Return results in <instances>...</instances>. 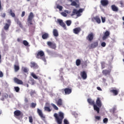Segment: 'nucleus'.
<instances>
[{
	"label": "nucleus",
	"instance_id": "nucleus-1",
	"mask_svg": "<svg viewBox=\"0 0 124 124\" xmlns=\"http://www.w3.org/2000/svg\"><path fill=\"white\" fill-rule=\"evenodd\" d=\"M87 101L90 105H93L94 111H96L98 113H99V111L100 110V108L102 106V103H101V100H100V98L98 97L97 98L96 101V105L94 104V101L91 98L88 99Z\"/></svg>",
	"mask_w": 124,
	"mask_h": 124
},
{
	"label": "nucleus",
	"instance_id": "nucleus-2",
	"mask_svg": "<svg viewBox=\"0 0 124 124\" xmlns=\"http://www.w3.org/2000/svg\"><path fill=\"white\" fill-rule=\"evenodd\" d=\"M53 116L58 124H62V120L64 119V114L62 112L60 111L58 114L57 113H55Z\"/></svg>",
	"mask_w": 124,
	"mask_h": 124
},
{
	"label": "nucleus",
	"instance_id": "nucleus-3",
	"mask_svg": "<svg viewBox=\"0 0 124 124\" xmlns=\"http://www.w3.org/2000/svg\"><path fill=\"white\" fill-rule=\"evenodd\" d=\"M35 56L37 59L42 60L45 62H46V58H45V53L42 50L39 51L37 53L35 54Z\"/></svg>",
	"mask_w": 124,
	"mask_h": 124
},
{
	"label": "nucleus",
	"instance_id": "nucleus-4",
	"mask_svg": "<svg viewBox=\"0 0 124 124\" xmlns=\"http://www.w3.org/2000/svg\"><path fill=\"white\" fill-rule=\"evenodd\" d=\"M34 18V15H33V13L31 12L27 19L28 26H31V25H33L32 23V19Z\"/></svg>",
	"mask_w": 124,
	"mask_h": 124
},
{
	"label": "nucleus",
	"instance_id": "nucleus-5",
	"mask_svg": "<svg viewBox=\"0 0 124 124\" xmlns=\"http://www.w3.org/2000/svg\"><path fill=\"white\" fill-rule=\"evenodd\" d=\"M83 9H79V10H77L76 9H74L71 16H74L77 15V17H80L81 16L82 12H83Z\"/></svg>",
	"mask_w": 124,
	"mask_h": 124
},
{
	"label": "nucleus",
	"instance_id": "nucleus-6",
	"mask_svg": "<svg viewBox=\"0 0 124 124\" xmlns=\"http://www.w3.org/2000/svg\"><path fill=\"white\" fill-rule=\"evenodd\" d=\"M61 92L66 95V94H70L72 93V89L66 88L62 89Z\"/></svg>",
	"mask_w": 124,
	"mask_h": 124
},
{
	"label": "nucleus",
	"instance_id": "nucleus-7",
	"mask_svg": "<svg viewBox=\"0 0 124 124\" xmlns=\"http://www.w3.org/2000/svg\"><path fill=\"white\" fill-rule=\"evenodd\" d=\"M110 34L111 33L108 31H106L105 32H104V35L102 37V40H106L108 39V37L110 36Z\"/></svg>",
	"mask_w": 124,
	"mask_h": 124
},
{
	"label": "nucleus",
	"instance_id": "nucleus-8",
	"mask_svg": "<svg viewBox=\"0 0 124 124\" xmlns=\"http://www.w3.org/2000/svg\"><path fill=\"white\" fill-rule=\"evenodd\" d=\"M6 22L7 23L5 24V26H4V30H5V31H8L9 27L11 25V20L10 19H7L6 20Z\"/></svg>",
	"mask_w": 124,
	"mask_h": 124
},
{
	"label": "nucleus",
	"instance_id": "nucleus-9",
	"mask_svg": "<svg viewBox=\"0 0 124 124\" xmlns=\"http://www.w3.org/2000/svg\"><path fill=\"white\" fill-rule=\"evenodd\" d=\"M98 46V42L97 41L93 42L91 45L89 46V49H94Z\"/></svg>",
	"mask_w": 124,
	"mask_h": 124
},
{
	"label": "nucleus",
	"instance_id": "nucleus-10",
	"mask_svg": "<svg viewBox=\"0 0 124 124\" xmlns=\"http://www.w3.org/2000/svg\"><path fill=\"white\" fill-rule=\"evenodd\" d=\"M47 44L48 46H49V47H50V48H51V49H54L55 50L56 49V48H57V46L56 44L53 43L51 42H50V41L47 42Z\"/></svg>",
	"mask_w": 124,
	"mask_h": 124
},
{
	"label": "nucleus",
	"instance_id": "nucleus-11",
	"mask_svg": "<svg viewBox=\"0 0 124 124\" xmlns=\"http://www.w3.org/2000/svg\"><path fill=\"white\" fill-rule=\"evenodd\" d=\"M80 75L81 78L83 80H86V79H87V78H88V75H87V72L85 71L80 72Z\"/></svg>",
	"mask_w": 124,
	"mask_h": 124
},
{
	"label": "nucleus",
	"instance_id": "nucleus-12",
	"mask_svg": "<svg viewBox=\"0 0 124 124\" xmlns=\"http://www.w3.org/2000/svg\"><path fill=\"white\" fill-rule=\"evenodd\" d=\"M57 22L61 27L64 29V30H66V25H65V23L62 21V20L58 19Z\"/></svg>",
	"mask_w": 124,
	"mask_h": 124
},
{
	"label": "nucleus",
	"instance_id": "nucleus-13",
	"mask_svg": "<svg viewBox=\"0 0 124 124\" xmlns=\"http://www.w3.org/2000/svg\"><path fill=\"white\" fill-rule=\"evenodd\" d=\"M94 35L93 33L91 32L88 34V35L86 37V39L88 40V41H92L93 40V37Z\"/></svg>",
	"mask_w": 124,
	"mask_h": 124
},
{
	"label": "nucleus",
	"instance_id": "nucleus-14",
	"mask_svg": "<svg viewBox=\"0 0 124 124\" xmlns=\"http://www.w3.org/2000/svg\"><path fill=\"white\" fill-rule=\"evenodd\" d=\"M14 115L16 117H19L20 116V117H23L24 114H23V113L22 112H21V111H20L19 110H16L14 111Z\"/></svg>",
	"mask_w": 124,
	"mask_h": 124
},
{
	"label": "nucleus",
	"instance_id": "nucleus-15",
	"mask_svg": "<svg viewBox=\"0 0 124 124\" xmlns=\"http://www.w3.org/2000/svg\"><path fill=\"white\" fill-rule=\"evenodd\" d=\"M14 81L15 82V83H16V84H17L18 85H23V81L17 78H14Z\"/></svg>",
	"mask_w": 124,
	"mask_h": 124
},
{
	"label": "nucleus",
	"instance_id": "nucleus-16",
	"mask_svg": "<svg viewBox=\"0 0 124 124\" xmlns=\"http://www.w3.org/2000/svg\"><path fill=\"white\" fill-rule=\"evenodd\" d=\"M81 29L80 27L76 28L73 29V31L75 34H79L81 31Z\"/></svg>",
	"mask_w": 124,
	"mask_h": 124
},
{
	"label": "nucleus",
	"instance_id": "nucleus-17",
	"mask_svg": "<svg viewBox=\"0 0 124 124\" xmlns=\"http://www.w3.org/2000/svg\"><path fill=\"white\" fill-rule=\"evenodd\" d=\"M37 112L39 116L40 117V118H41L42 119H45V116L43 114V113L42 112V110H40L39 108H37Z\"/></svg>",
	"mask_w": 124,
	"mask_h": 124
},
{
	"label": "nucleus",
	"instance_id": "nucleus-18",
	"mask_svg": "<svg viewBox=\"0 0 124 124\" xmlns=\"http://www.w3.org/2000/svg\"><path fill=\"white\" fill-rule=\"evenodd\" d=\"M14 69L16 72L19 71L20 70V66H19V62L18 61H16V64L14 65Z\"/></svg>",
	"mask_w": 124,
	"mask_h": 124
},
{
	"label": "nucleus",
	"instance_id": "nucleus-19",
	"mask_svg": "<svg viewBox=\"0 0 124 124\" xmlns=\"http://www.w3.org/2000/svg\"><path fill=\"white\" fill-rule=\"evenodd\" d=\"M100 3L102 6H107L109 4V1L108 0H101Z\"/></svg>",
	"mask_w": 124,
	"mask_h": 124
},
{
	"label": "nucleus",
	"instance_id": "nucleus-20",
	"mask_svg": "<svg viewBox=\"0 0 124 124\" xmlns=\"http://www.w3.org/2000/svg\"><path fill=\"white\" fill-rule=\"evenodd\" d=\"M102 73L104 75H105V76L110 75V73H111V70L105 69L102 71Z\"/></svg>",
	"mask_w": 124,
	"mask_h": 124
},
{
	"label": "nucleus",
	"instance_id": "nucleus-21",
	"mask_svg": "<svg viewBox=\"0 0 124 124\" xmlns=\"http://www.w3.org/2000/svg\"><path fill=\"white\" fill-rule=\"evenodd\" d=\"M30 66L31 68H38V65L35 62H31L30 63Z\"/></svg>",
	"mask_w": 124,
	"mask_h": 124
},
{
	"label": "nucleus",
	"instance_id": "nucleus-22",
	"mask_svg": "<svg viewBox=\"0 0 124 124\" xmlns=\"http://www.w3.org/2000/svg\"><path fill=\"white\" fill-rule=\"evenodd\" d=\"M15 22L16 23L17 25H18L19 27H20L21 29H23V24H22V22L19 20V19H16Z\"/></svg>",
	"mask_w": 124,
	"mask_h": 124
},
{
	"label": "nucleus",
	"instance_id": "nucleus-23",
	"mask_svg": "<svg viewBox=\"0 0 124 124\" xmlns=\"http://www.w3.org/2000/svg\"><path fill=\"white\" fill-rule=\"evenodd\" d=\"M56 104L58 107H61L62 106V99H59L56 102Z\"/></svg>",
	"mask_w": 124,
	"mask_h": 124
},
{
	"label": "nucleus",
	"instance_id": "nucleus-24",
	"mask_svg": "<svg viewBox=\"0 0 124 124\" xmlns=\"http://www.w3.org/2000/svg\"><path fill=\"white\" fill-rule=\"evenodd\" d=\"M110 92L112 93L114 95H118V94H119V90L113 89L110 90Z\"/></svg>",
	"mask_w": 124,
	"mask_h": 124
},
{
	"label": "nucleus",
	"instance_id": "nucleus-25",
	"mask_svg": "<svg viewBox=\"0 0 124 124\" xmlns=\"http://www.w3.org/2000/svg\"><path fill=\"white\" fill-rule=\"evenodd\" d=\"M42 37L43 39H47L49 38V34L48 33H45L43 34Z\"/></svg>",
	"mask_w": 124,
	"mask_h": 124
},
{
	"label": "nucleus",
	"instance_id": "nucleus-26",
	"mask_svg": "<svg viewBox=\"0 0 124 124\" xmlns=\"http://www.w3.org/2000/svg\"><path fill=\"white\" fill-rule=\"evenodd\" d=\"M111 9L112 11H114L115 12L119 11V8H118L115 5H111Z\"/></svg>",
	"mask_w": 124,
	"mask_h": 124
},
{
	"label": "nucleus",
	"instance_id": "nucleus-27",
	"mask_svg": "<svg viewBox=\"0 0 124 124\" xmlns=\"http://www.w3.org/2000/svg\"><path fill=\"white\" fill-rule=\"evenodd\" d=\"M53 34L54 36H56V37H57V36H59V32H58V30L53 29Z\"/></svg>",
	"mask_w": 124,
	"mask_h": 124
},
{
	"label": "nucleus",
	"instance_id": "nucleus-28",
	"mask_svg": "<svg viewBox=\"0 0 124 124\" xmlns=\"http://www.w3.org/2000/svg\"><path fill=\"white\" fill-rule=\"evenodd\" d=\"M94 19L96 20V23L98 24H100L101 23V20H100V18H99V16H95L94 17Z\"/></svg>",
	"mask_w": 124,
	"mask_h": 124
},
{
	"label": "nucleus",
	"instance_id": "nucleus-29",
	"mask_svg": "<svg viewBox=\"0 0 124 124\" xmlns=\"http://www.w3.org/2000/svg\"><path fill=\"white\" fill-rule=\"evenodd\" d=\"M31 76H32V77H33V78H34V79H38V80H39V81L41 80V78H38V77H37V76H36V75L34 73H32L31 74Z\"/></svg>",
	"mask_w": 124,
	"mask_h": 124
},
{
	"label": "nucleus",
	"instance_id": "nucleus-30",
	"mask_svg": "<svg viewBox=\"0 0 124 124\" xmlns=\"http://www.w3.org/2000/svg\"><path fill=\"white\" fill-rule=\"evenodd\" d=\"M7 97H8V95L7 93H4V94H3V95L2 96L1 100L3 101V100H4V99H5L6 98H7Z\"/></svg>",
	"mask_w": 124,
	"mask_h": 124
},
{
	"label": "nucleus",
	"instance_id": "nucleus-31",
	"mask_svg": "<svg viewBox=\"0 0 124 124\" xmlns=\"http://www.w3.org/2000/svg\"><path fill=\"white\" fill-rule=\"evenodd\" d=\"M76 64L77 66H79L81 64V60L80 59H77L76 61Z\"/></svg>",
	"mask_w": 124,
	"mask_h": 124
},
{
	"label": "nucleus",
	"instance_id": "nucleus-32",
	"mask_svg": "<svg viewBox=\"0 0 124 124\" xmlns=\"http://www.w3.org/2000/svg\"><path fill=\"white\" fill-rule=\"evenodd\" d=\"M44 110L46 112H51L52 111V109L49 107H45Z\"/></svg>",
	"mask_w": 124,
	"mask_h": 124
},
{
	"label": "nucleus",
	"instance_id": "nucleus-33",
	"mask_svg": "<svg viewBox=\"0 0 124 124\" xmlns=\"http://www.w3.org/2000/svg\"><path fill=\"white\" fill-rule=\"evenodd\" d=\"M105 64H106V63L105 62H101V65L102 69H104V68H105Z\"/></svg>",
	"mask_w": 124,
	"mask_h": 124
},
{
	"label": "nucleus",
	"instance_id": "nucleus-34",
	"mask_svg": "<svg viewBox=\"0 0 124 124\" xmlns=\"http://www.w3.org/2000/svg\"><path fill=\"white\" fill-rule=\"evenodd\" d=\"M51 106H52L55 110H59V108H58V107H57V106H56V105H55L54 104L51 103Z\"/></svg>",
	"mask_w": 124,
	"mask_h": 124
},
{
	"label": "nucleus",
	"instance_id": "nucleus-35",
	"mask_svg": "<svg viewBox=\"0 0 124 124\" xmlns=\"http://www.w3.org/2000/svg\"><path fill=\"white\" fill-rule=\"evenodd\" d=\"M30 106L31 108H35L36 107V103H31Z\"/></svg>",
	"mask_w": 124,
	"mask_h": 124
},
{
	"label": "nucleus",
	"instance_id": "nucleus-36",
	"mask_svg": "<svg viewBox=\"0 0 124 124\" xmlns=\"http://www.w3.org/2000/svg\"><path fill=\"white\" fill-rule=\"evenodd\" d=\"M14 89L16 93H19V92L20 91V88H19V87L18 86L15 87Z\"/></svg>",
	"mask_w": 124,
	"mask_h": 124
},
{
	"label": "nucleus",
	"instance_id": "nucleus-37",
	"mask_svg": "<svg viewBox=\"0 0 124 124\" xmlns=\"http://www.w3.org/2000/svg\"><path fill=\"white\" fill-rule=\"evenodd\" d=\"M9 13L10 15L12 16V17H15V14L13 13V12L12 11V10H10Z\"/></svg>",
	"mask_w": 124,
	"mask_h": 124
},
{
	"label": "nucleus",
	"instance_id": "nucleus-38",
	"mask_svg": "<svg viewBox=\"0 0 124 124\" xmlns=\"http://www.w3.org/2000/svg\"><path fill=\"white\" fill-rule=\"evenodd\" d=\"M57 8H58V9H59L60 11H62V6L60 5H57Z\"/></svg>",
	"mask_w": 124,
	"mask_h": 124
},
{
	"label": "nucleus",
	"instance_id": "nucleus-39",
	"mask_svg": "<svg viewBox=\"0 0 124 124\" xmlns=\"http://www.w3.org/2000/svg\"><path fill=\"white\" fill-rule=\"evenodd\" d=\"M66 24L67 26H68V27H69V26H70V25H71V20H67L66 21Z\"/></svg>",
	"mask_w": 124,
	"mask_h": 124
},
{
	"label": "nucleus",
	"instance_id": "nucleus-40",
	"mask_svg": "<svg viewBox=\"0 0 124 124\" xmlns=\"http://www.w3.org/2000/svg\"><path fill=\"white\" fill-rule=\"evenodd\" d=\"M23 44L25 45V46H29V42L26 40H24L23 41Z\"/></svg>",
	"mask_w": 124,
	"mask_h": 124
},
{
	"label": "nucleus",
	"instance_id": "nucleus-41",
	"mask_svg": "<svg viewBox=\"0 0 124 124\" xmlns=\"http://www.w3.org/2000/svg\"><path fill=\"white\" fill-rule=\"evenodd\" d=\"M71 5H72V6H76L77 3L75 1H72Z\"/></svg>",
	"mask_w": 124,
	"mask_h": 124
},
{
	"label": "nucleus",
	"instance_id": "nucleus-42",
	"mask_svg": "<svg viewBox=\"0 0 124 124\" xmlns=\"http://www.w3.org/2000/svg\"><path fill=\"white\" fill-rule=\"evenodd\" d=\"M29 123H32L33 122V120H32V116H29Z\"/></svg>",
	"mask_w": 124,
	"mask_h": 124
},
{
	"label": "nucleus",
	"instance_id": "nucleus-43",
	"mask_svg": "<svg viewBox=\"0 0 124 124\" xmlns=\"http://www.w3.org/2000/svg\"><path fill=\"white\" fill-rule=\"evenodd\" d=\"M103 123L104 124H107V123H108V119L107 118H104L103 120Z\"/></svg>",
	"mask_w": 124,
	"mask_h": 124
},
{
	"label": "nucleus",
	"instance_id": "nucleus-44",
	"mask_svg": "<svg viewBox=\"0 0 124 124\" xmlns=\"http://www.w3.org/2000/svg\"><path fill=\"white\" fill-rule=\"evenodd\" d=\"M61 15H62V16H63V17L67 16V15L66 14V13H65V12L61 13Z\"/></svg>",
	"mask_w": 124,
	"mask_h": 124
},
{
	"label": "nucleus",
	"instance_id": "nucleus-45",
	"mask_svg": "<svg viewBox=\"0 0 124 124\" xmlns=\"http://www.w3.org/2000/svg\"><path fill=\"white\" fill-rule=\"evenodd\" d=\"M101 18L102 23H105V21H106L105 17L101 16Z\"/></svg>",
	"mask_w": 124,
	"mask_h": 124
},
{
	"label": "nucleus",
	"instance_id": "nucleus-46",
	"mask_svg": "<svg viewBox=\"0 0 124 124\" xmlns=\"http://www.w3.org/2000/svg\"><path fill=\"white\" fill-rule=\"evenodd\" d=\"M23 71L25 72V73H28V69L27 68H23Z\"/></svg>",
	"mask_w": 124,
	"mask_h": 124
},
{
	"label": "nucleus",
	"instance_id": "nucleus-47",
	"mask_svg": "<svg viewBox=\"0 0 124 124\" xmlns=\"http://www.w3.org/2000/svg\"><path fill=\"white\" fill-rule=\"evenodd\" d=\"M101 45L102 47H105V46H106V43L103 42L101 43Z\"/></svg>",
	"mask_w": 124,
	"mask_h": 124
},
{
	"label": "nucleus",
	"instance_id": "nucleus-48",
	"mask_svg": "<svg viewBox=\"0 0 124 124\" xmlns=\"http://www.w3.org/2000/svg\"><path fill=\"white\" fill-rule=\"evenodd\" d=\"M95 120H97V121H99L101 119V117H100V116H95Z\"/></svg>",
	"mask_w": 124,
	"mask_h": 124
},
{
	"label": "nucleus",
	"instance_id": "nucleus-49",
	"mask_svg": "<svg viewBox=\"0 0 124 124\" xmlns=\"http://www.w3.org/2000/svg\"><path fill=\"white\" fill-rule=\"evenodd\" d=\"M63 122L64 124H69V123H68V121H67V120L66 119H64Z\"/></svg>",
	"mask_w": 124,
	"mask_h": 124
},
{
	"label": "nucleus",
	"instance_id": "nucleus-50",
	"mask_svg": "<svg viewBox=\"0 0 124 124\" xmlns=\"http://www.w3.org/2000/svg\"><path fill=\"white\" fill-rule=\"evenodd\" d=\"M3 76V73L1 71H0V78H1Z\"/></svg>",
	"mask_w": 124,
	"mask_h": 124
},
{
	"label": "nucleus",
	"instance_id": "nucleus-51",
	"mask_svg": "<svg viewBox=\"0 0 124 124\" xmlns=\"http://www.w3.org/2000/svg\"><path fill=\"white\" fill-rule=\"evenodd\" d=\"M25 14H26V12L25 11L22 12L21 14V17H24Z\"/></svg>",
	"mask_w": 124,
	"mask_h": 124
},
{
	"label": "nucleus",
	"instance_id": "nucleus-52",
	"mask_svg": "<svg viewBox=\"0 0 124 124\" xmlns=\"http://www.w3.org/2000/svg\"><path fill=\"white\" fill-rule=\"evenodd\" d=\"M2 7L1 6V1L0 0V10H2Z\"/></svg>",
	"mask_w": 124,
	"mask_h": 124
},
{
	"label": "nucleus",
	"instance_id": "nucleus-53",
	"mask_svg": "<svg viewBox=\"0 0 124 124\" xmlns=\"http://www.w3.org/2000/svg\"><path fill=\"white\" fill-rule=\"evenodd\" d=\"M120 4H121V5H122V6H124V2L123 1H120Z\"/></svg>",
	"mask_w": 124,
	"mask_h": 124
},
{
	"label": "nucleus",
	"instance_id": "nucleus-54",
	"mask_svg": "<svg viewBox=\"0 0 124 124\" xmlns=\"http://www.w3.org/2000/svg\"><path fill=\"white\" fill-rule=\"evenodd\" d=\"M5 16H6L5 13H3L2 15H1V17H2V18H5Z\"/></svg>",
	"mask_w": 124,
	"mask_h": 124
},
{
	"label": "nucleus",
	"instance_id": "nucleus-55",
	"mask_svg": "<svg viewBox=\"0 0 124 124\" xmlns=\"http://www.w3.org/2000/svg\"><path fill=\"white\" fill-rule=\"evenodd\" d=\"M97 90H98V91H102V89H101L99 87H97Z\"/></svg>",
	"mask_w": 124,
	"mask_h": 124
},
{
	"label": "nucleus",
	"instance_id": "nucleus-56",
	"mask_svg": "<svg viewBox=\"0 0 124 124\" xmlns=\"http://www.w3.org/2000/svg\"><path fill=\"white\" fill-rule=\"evenodd\" d=\"M64 12H65L66 13H67L68 14H69V13H70V12L66 10L64 11Z\"/></svg>",
	"mask_w": 124,
	"mask_h": 124
},
{
	"label": "nucleus",
	"instance_id": "nucleus-57",
	"mask_svg": "<svg viewBox=\"0 0 124 124\" xmlns=\"http://www.w3.org/2000/svg\"><path fill=\"white\" fill-rule=\"evenodd\" d=\"M25 102H26V103L29 102V100H28V98H26L25 99Z\"/></svg>",
	"mask_w": 124,
	"mask_h": 124
},
{
	"label": "nucleus",
	"instance_id": "nucleus-58",
	"mask_svg": "<svg viewBox=\"0 0 124 124\" xmlns=\"http://www.w3.org/2000/svg\"><path fill=\"white\" fill-rule=\"evenodd\" d=\"M17 42H21V39H20V38H17Z\"/></svg>",
	"mask_w": 124,
	"mask_h": 124
},
{
	"label": "nucleus",
	"instance_id": "nucleus-59",
	"mask_svg": "<svg viewBox=\"0 0 124 124\" xmlns=\"http://www.w3.org/2000/svg\"><path fill=\"white\" fill-rule=\"evenodd\" d=\"M1 63V55L0 54V63Z\"/></svg>",
	"mask_w": 124,
	"mask_h": 124
},
{
	"label": "nucleus",
	"instance_id": "nucleus-60",
	"mask_svg": "<svg viewBox=\"0 0 124 124\" xmlns=\"http://www.w3.org/2000/svg\"><path fill=\"white\" fill-rule=\"evenodd\" d=\"M103 82H106V79L105 78H103Z\"/></svg>",
	"mask_w": 124,
	"mask_h": 124
},
{
	"label": "nucleus",
	"instance_id": "nucleus-61",
	"mask_svg": "<svg viewBox=\"0 0 124 124\" xmlns=\"http://www.w3.org/2000/svg\"><path fill=\"white\" fill-rule=\"evenodd\" d=\"M2 112L1 111H0V115H1Z\"/></svg>",
	"mask_w": 124,
	"mask_h": 124
},
{
	"label": "nucleus",
	"instance_id": "nucleus-62",
	"mask_svg": "<svg viewBox=\"0 0 124 124\" xmlns=\"http://www.w3.org/2000/svg\"><path fill=\"white\" fill-rule=\"evenodd\" d=\"M70 0V1H71V2H72V1H73V0Z\"/></svg>",
	"mask_w": 124,
	"mask_h": 124
},
{
	"label": "nucleus",
	"instance_id": "nucleus-63",
	"mask_svg": "<svg viewBox=\"0 0 124 124\" xmlns=\"http://www.w3.org/2000/svg\"><path fill=\"white\" fill-rule=\"evenodd\" d=\"M76 1H79V0H75Z\"/></svg>",
	"mask_w": 124,
	"mask_h": 124
},
{
	"label": "nucleus",
	"instance_id": "nucleus-64",
	"mask_svg": "<svg viewBox=\"0 0 124 124\" xmlns=\"http://www.w3.org/2000/svg\"><path fill=\"white\" fill-rule=\"evenodd\" d=\"M27 87H29V84H27Z\"/></svg>",
	"mask_w": 124,
	"mask_h": 124
}]
</instances>
